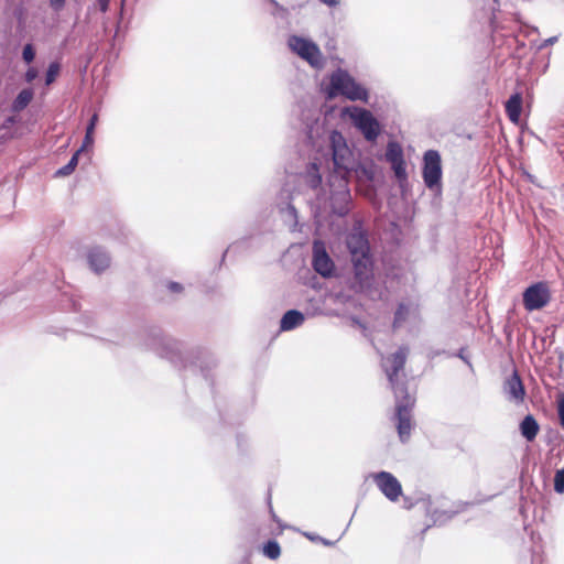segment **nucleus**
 Instances as JSON below:
<instances>
[{
  "instance_id": "f8f14e48",
  "label": "nucleus",
  "mask_w": 564,
  "mask_h": 564,
  "mask_svg": "<svg viewBox=\"0 0 564 564\" xmlns=\"http://www.w3.org/2000/svg\"><path fill=\"white\" fill-rule=\"evenodd\" d=\"M330 141L333 145V158L335 164L338 167L346 169L345 154L348 152V150L345 145L344 138L340 133L334 131L330 135Z\"/></svg>"
},
{
  "instance_id": "2f4dec72",
  "label": "nucleus",
  "mask_w": 564,
  "mask_h": 564,
  "mask_svg": "<svg viewBox=\"0 0 564 564\" xmlns=\"http://www.w3.org/2000/svg\"><path fill=\"white\" fill-rule=\"evenodd\" d=\"M327 6H337L339 0H322Z\"/></svg>"
},
{
  "instance_id": "dca6fc26",
  "label": "nucleus",
  "mask_w": 564,
  "mask_h": 564,
  "mask_svg": "<svg viewBox=\"0 0 564 564\" xmlns=\"http://www.w3.org/2000/svg\"><path fill=\"white\" fill-rule=\"evenodd\" d=\"M521 433L528 441H533L539 432V424L533 416L528 415L521 423Z\"/></svg>"
},
{
  "instance_id": "4be33fe9",
  "label": "nucleus",
  "mask_w": 564,
  "mask_h": 564,
  "mask_svg": "<svg viewBox=\"0 0 564 564\" xmlns=\"http://www.w3.org/2000/svg\"><path fill=\"white\" fill-rule=\"evenodd\" d=\"M554 489L558 494L564 492V468L557 470L554 477Z\"/></svg>"
},
{
  "instance_id": "6ab92c4d",
  "label": "nucleus",
  "mask_w": 564,
  "mask_h": 564,
  "mask_svg": "<svg viewBox=\"0 0 564 564\" xmlns=\"http://www.w3.org/2000/svg\"><path fill=\"white\" fill-rule=\"evenodd\" d=\"M79 151H77L65 166L56 171V176H67L72 174L78 164Z\"/></svg>"
},
{
  "instance_id": "9d476101",
  "label": "nucleus",
  "mask_w": 564,
  "mask_h": 564,
  "mask_svg": "<svg viewBox=\"0 0 564 564\" xmlns=\"http://www.w3.org/2000/svg\"><path fill=\"white\" fill-rule=\"evenodd\" d=\"M412 402L410 399L406 400L404 404H397V417H398V434L402 442L406 441L411 433V417H410V406Z\"/></svg>"
},
{
  "instance_id": "f3484780",
  "label": "nucleus",
  "mask_w": 564,
  "mask_h": 564,
  "mask_svg": "<svg viewBox=\"0 0 564 564\" xmlns=\"http://www.w3.org/2000/svg\"><path fill=\"white\" fill-rule=\"evenodd\" d=\"M33 99V91L31 89H23L17 96L13 102V109L20 111L24 109Z\"/></svg>"
},
{
  "instance_id": "39448f33",
  "label": "nucleus",
  "mask_w": 564,
  "mask_h": 564,
  "mask_svg": "<svg viewBox=\"0 0 564 564\" xmlns=\"http://www.w3.org/2000/svg\"><path fill=\"white\" fill-rule=\"evenodd\" d=\"M551 299L550 290L543 282L529 286L523 293V304L528 311L541 310Z\"/></svg>"
},
{
  "instance_id": "9b49d317",
  "label": "nucleus",
  "mask_w": 564,
  "mask_h": 564,
  "mask_svg": "<svg viewBox=\"0 0 564 564\" xmlns=\"http://www.w3.org/2000/svg\"><path fill=\"white\" fill-rule=\"evenodd\" d=\"M88 263L91 270L99 273L110 265V258L106 251L95 247L87 254Z\"/></svg>"
},
{
  "instance_id": "b1692460",
  "label": "nucleus",
  "mask_w": 564,
  "mask_h": 564,
  "mask_svg": "<svg viewBox=\"0 0 564 564\" xmlns=\"http://www.w3.org/2000/svg\"><path fill=\"white\" fill-rule=\"evenodd\" d=\"M22 56H23V59L26 62V63H31L34 57H35V52H34V48L31 44H26L23 48V52H22Z\"/></svg>"
},
{
  "instance_id": "c756f323",
  "label": "nucleus",
  "mask_w": 564,
  "mask_h": 564,
  "mask_svg": "<svg viewBox=\"0 0 564 564\" xmlns=\"http://www.w3.org/2000/svg\"><path fill=\"white\" fill-rule=\"evenodd\" d=\"M110 0H98L99 7L101 11H107L108 4Z\"/></svg>"
},
{
  "instance_id": "a878e982",
  "label": "nucleus",
  "mask_w": 564,
  "mask_h": 564,
  "mask_svg": "<svg viewBox=\"0 0 564 564\" xmlns=\"http://www.w3.org/2000/svg\"><path fill=\"white\" fill-rule=\"evenodd\" d=\"M558 416L562 426L564 427V394L558 397V405H557Z\"/></svg>"
},
{
  "instance_id": "aec40b11",
  "label": "nucleus",
  "mask_w": 564,
  "mask_h": 564,
  "mask_svg": "<svg viewBox=\"0 0 564 564\" xmlns=\"http://www.w3.org/2000/svg\"><path fill=\"white\" fill-rule=\"evenodd\" d=\"M263 553L269 558L275 560L280 556L281 550L275 541H270L264 545Z\"/></svg>"
},
{
  "instance_id": "2eb2a0df",
  "label": "nucleus",
  "mask_w": 564,
  "mask_h": 564,
  "mask_svg": "<svg viewBox=\"0 0 564 564\" xmlns=\"http://www.w3.org/2000/svg\"><path fill=\"white\" fill-rule=\"evenodd\" d=\"M304 321V316L301 312L292 310L284 314L281 319V328L283 330H290L299 325H301Z\"/></svg>"
},
{
  "instance_id": "f257e3e1",
  "label": "nucleus",
  "mask_w": 564,
  "mask_h": 564,
  "mask_svg": "<svg viewBox=\"0 0 564 564\" xmlns=\"http://www.w3.org/2000/svg\"><path fill=\"white\" fill-rule=\"evenodd\" d=\"M337 95H343L351 100L367 99V91L344 70H337L330 77L328 97L334 98Z\"/></svg>"
},
{
  "instance_id": "5701e85b",
  "label": "nucleus",
  "mask_w": 564,
  "mask_h": 564,
  "mask_svg": "<svg viewBox=\"0 0 564 564\" xmlns=\"http://www.w3.org/2000/svg\"><path fill=\"white\" fill-rule=\"evenodd\" d=\"M392 169L395 173V176L399 178V180H403L405 178V166H404V161L401 160L399 162H395V163H392Z\"/></svg>"
},
{
  "instance_id": "cd10ccee",
  "label": "nucleus",
  "mask_w": 564,
  "mask_h": 564,
  "mask_svg": "<svg viewBox=\"0 0 564 564\" xmlns=\"http://www.w3.org/2000/svg\"><path fill=\"white\" fill-rule=\"evenodd\" d=\"M50 3L54 10L58 11L64 7L65 0H50Z\"/></svg>"
},
{
  "instance_id": "4468645a",
  "label": "nucleus",
  "mask_w": 564,
  "mask_h": 564,
  "mask_svg": "<svg viewBox=\"0 0 564 564\" xmlns=\"http://www.w3.org/2000/svg\"><path fill=\"white\" fill-rule=\"evenodd\" d=\"M522 109V98L520 94H516L509 98L506 104V111L508 113L509 119L513 123H518Z\"/></svg>"
},
{
  "instance_id": "20e7f679",
  "label": "nucleus",
  "mask_w": 564,
  "mask_h": 564,
  "mask_svg": "<svg viewBox=\"0 0 564 564\" xmlns=\"http://www.w3.org/2000/svg\"><path fill=\"white\" fill-rule=\"evenodd\" d=\"M289 46L294 53L310 63L313 67H323L324 61L322 53L314 42L300 36H291L289 39Z\"/></svg>"
},
{
  "instance_id": "6e6552de",
  "label": "nucleus",
  "mask_w": 564,
  "mask_h": 564,
  "mask_svg": "<svg viewBox=\"0 0 564 564\" xmlns=\"http://www.w3.org/2000/svg\"><path fill=\"white\" fill-rule=\"evenodd\" d=\"M408 348L401 347L397 352L389 356L383 362L384 371L388 376V379L392 388H395L394 377L398 375L400 370L403 369L408 357Z\"/></svg>"
},
{
  "instance_id": "423d86ee",
  "label": "nucleus",
  "mask_w": 564,
  "mask_h": 564,
  "mask_svg": "<svg viewBox=\"0 0 564 564\" xmlns=\"http://www.w3.org/2000/svg\"><path fill=\"white\" fill-rule=\"evenodd\" d=\"M442 176L441 156L437 151L429 150L424 154L423 178L427 187L438 184Z\"/></svg>"
},
{
  "instance_id": "0eeeda50",
  "label": "nucleus",
  "mask_w": 564,
  "mask_h": 564,
  "mask_svg": "<svg viewBox=\"0 0 564 564\" xmlns=\"http://www.w3.org/2000/svg\"><path fill=\"white\" fill-rule=\"evenodd\" d=\"M373 480L381 492L391 501L398 500L402 494V487L399 480L390 473L380 471L375 474Z\"/></svg>"
},
{
  "instance_id": "7c9ffc66",
  "label": "nucleus",
  "mask_w": 564,
  "mask_h": 564,
  "mask_svg": "<svg viewBox=\"0 0 564 564\" xmlns=\"http://www.w3.org/2000/svg\"><path fill=\"white\" fill-rule=\"evenodd\" d=\"M404 318L403 307H400L395 313V323L402 321Z\"/></svg>"
},
{
  "instance_id": "1a4fd4ad",
  "label": "nucleus",
  "mask_w": 564,
  "mask_h": 564,
  "mask_svg": "<svg viewBox=\"0 0 564 564\" xmlns=\"http://www.w3.org/2000/svg\"><path fill=\"white\" fill-rule=\"evenodd\" d=\"M313 265L323 276H328L334 270V263L326 253L323 242L315 241L313 246Z\"/></svg>"
},
{
  "instance_id": "473e14b6",
  "label": "nucleus",
  "mask_w": 564,
  "mask_h": 564,
  "mask_svg": "<svg viewBox=\"0 0 564 564\" xmlns=\"http://www.w3.org/2000/svg\"><path fill=\"white\" fill-rule=\"evenodd\" d=\"M170 289L172 291H180L182 288H181L180 284L173 282V283L170 284Z\"/></svg>"
},
{
  "instance_id": "72a5a7b5",
  "label": "nucleus",
  "mask_w": 564,
  "mask_h": 564,
  "mask_svg": "<svg viewBox=\"0 0 564 564\" xmlns=\"http://www.w3.org/2000/svg\"><path fill=\"white\" fill-rule=\"evenodd\" d=\"M556 41V37H551L549 40L545 41L546 44H552Z\"/></svg>"
},
{
  "instance_id": "412c9836",
  "label": "nucleus",
  "mask_w": 564,
  "mask_h": 564,
  "mask_svg": "<svg viewBox=\"0 0 564 564\" xmlns=\"http://www.w3.org/2000/svg\"><path fill=\"white\" fill-rule=\"evenodd\" d=\"M59 73V65L57 63H52L50 66H48V69L46 72V85H50L52 84L57 75Z\"/></svg>"
},
{
  "instance_id": "a211bd4d",
  "label": "nucleus",
  "mask_w": 564,
  "mask_h": 564,
  "mask_svg": "<svg viewBox=\"0 0 564 564\" xmlns=\"http://www.w3.org/2000/svg\"><path fill=\"white\" fill-rule=\"evenodd\" d=\"M386 156L391 164L403 160L401 147L398 143L390 142L388 144Z\"/></svg>"
},
{
  "instance_id": "393cba45",
  "label": "nucleus",
  "mask_w": 564,
  "mask_h": 564,
  "mask_svg": "<svg viewBox=\"0 0 564 564\" xmlns=\"http://www.w3.org/2000/svg\"><path fill=\"white\" fill-rule=\"evenodd\" d=\"M93 134H94V132L86 131V135H85V139H84V143H83L82 148L78 150V151H79V153H80L82 151H84L87 147H91V145H93V143H94Z\"/></svg>"
},
{
  "instance_id": "7ed1b4c3",
  "label": "nucleus",
  "mask_w": 564,
  "mask_h": 564,
  "mask_svg": "<svg viewBox=\"0 0 564 564\" xmlns=\"http://www.w3.org/2000/svg\"><path fill=\"white\" fill-rule=\"evenodd\" d=\"M343 115L348 116L352 120L366 139L373 140L379 134V123L370 111L358 107H348L343 110Z\"/></svg>"
},
{
  "instance_id": "f03ea898",
  "label": "nucleus",
  "mask_w": 564,
  "mask_h": 564,
  "mask_svg": "<svg viewBox=\"0 0 564 564\" xmlns=\"http://www.w3.org/2000/svg\"><path fill=\"white\" fill-rule=\"evenodd\" d=\"M347 246L351 254V260L356 274L361 276L366 273L369 265V247L365 236L360 232L351 234L347 239Z\"/></svg>"
},
{
  "instance_id": "c85d7f7f",
  "label": "nucleus",
  "mask_w": 564,
  "mask_h": 564,
  "mask_svg": "<svg viewBox=\"0 0 564 564\" xmlns=\"http://www.w3.org/2000/svg\"><path fill=\"white\" fill-rule=\"evenodd\" d=\"M97 121H98V116H97V113H95V115L91 117L90 122H89V124H88V127H87V130H86V131L94 132V129H95V127H96Z\"/></svg>"
},
{
  "instance_id": "ddd939ff",
  "label": "nucleus",
  "mask_w": 564,
  "mask_h": 564,
  "mask_svg": "<svg viewBox=\"0 0 564 564\" xmlns=\"http://www.w3.org/2000/svg\"><path fill=\"white\" fill-rule=\"evenodd\" d=\"M506 391L509 398L516 402L523 401L524 388L517 373H513L506 382Z\"/></svg>"
},
{
  "instance_id": "bb28decb",
  "label": "nucleus",
  "mask_w": 564,
  "mask_h": 564,
  "mask_svg": "<svg viewBox=\"0 0 564 564\" xmlns=\"http://www.w3.org/2000/svg\"><path fill=\"white\" fill-rule=\"evenodd\" d=\"M37 77V70L34 67H30L25 73L26 82L31 83Z\"/></svg>"
}]
</instances>
